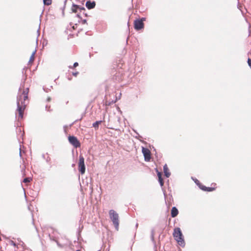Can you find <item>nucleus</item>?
I'll return each instance as SVG.
<instances>
[{
    "label": "nucleus",
    "mask_w": 251,
    "mask_h": 251,
    "mask_svg": "<svg viewBox=\"0 0 251 251\" xmlns=\"http://www.w3.org/2000/svg\"><path fill=\"white\" fill-rule=\"evenodd\" d=\"M21 88H19V93L17 98V111L18 112L19 118L23 117L24 111L25 109V100L28 98V88H26L21 93Z\"/></svg>",
    "instance_id": "1"
},
{
    "label": "nucleus",
    "mask_w": 251,
    "mask_h": 251,
    "mask_svg": "<svg viewBox=\"0 0 251 251\" xmlns=\"http://www.w3.org/2000/svg\"><path fill=\"white\" fill-rule=\"evenodd\" d=\"M67 6L71 7V11L73 13H77V17L81 18V15H84L85 17L87 16L85 13L86 9L83 6L74 4L72 0H65L64 1V5L63 9ZM64 9H63V10Z\"/></svg>",
    "instance_id": "2"
},
{
    "label": "nucleus",
    "mask_w": 251,
    "mask_h": 251,
    "mask_svg": "<svg viewBox=\"0 0 251 251\" xmlns=\"http://www.w3.org/2000/svg\"><path fill=\"white\" fill-rule=\"evenodd\" d=\"M173 236L180 246L182 247H184L185 246L183 236L179 227L175 228L173 232Z\"/></svg>",
    "instance_id": "3"
},
{
    "label": "nucleus",
    "mask_w": 251,
    "mask_h": 251,
    "mask_svg": "<svg viewBox=\"0 0 251 251\" xmlns=\"http://www.w3.org/2000/svg\"><path fill=\"white\" fill-rule=\"evenodd\" d=\"M109 214L110 219L112 221L115 228L118 230L119 225V217L118 214L114 210L111 209L109 210Z\"/></svg>",
    "instance_id": "4"
},
{
    "label": "nucleus",
    "mask_w": 251,
    "mask_h": 251,
    "mask_svg": "<svg viewBox=\"0 0 251 251\" xmlns=\"http://www.w3.org/2000/svg\"><path fill=\"white\" fill-rule=\"evenodd\" d=\"M78 171L81 175L85 172V165L84 164V158L82 155L79 156Z\"/></svg>",
    "instance_id": "5"
},
{
    "label": "nucleus",
    "mask_w": 251,
    "mask_h": 251,
    "mask_svg": "<svg viewBox=\"0 0 251 251\" xmlns=\"http://www.w3.org/2000/svg\"><path fill=\"white\" fill-rule=\"evenodd\" d=\"M145 18H142L141 19H137L134 21V28L136 30H140L144 27L143 21H145Z\"/></svg>",
    "instance_id": "6"
},
{
    "label": "nucleus",
    "mask_w": 251,
    "mask_h": 251,
    "mask_svg": "<svg viewBox=\"0 0 251 251\" xmlns=\"http://www.w3.org/2000/svg\"><path fill=\"white\" fill-rule=\"evenodd\" d=\"M68 140L70 144L75 148H76L80 146V144L76 137L74 136H69Z\"/></svg>",
    "instance_id": "7"
},
{
    "label": "nucleus",
    "mask_w": 251,
    "mask_h": 251,
    "mask_svg": "<svg viewBox=\"0 0 251 251\" xmlns=\"http://www.w3.org/2000/svg\"><path fill=\"white\" fill-rule=\"evenodd\" d=\"M142 151L145 158V160L146 161H149L151 158L150 151L147 148L143 147Z\"/></svg>",
    "instance_id": "8"
},
{
    "label": "nucleus",
    "mask_w": 251,
    "mask_h": 251,
    "mask_svg": "<svg viewBox=\"0 0 251 251\" xmlns=\"http://www.w3.org/2000/svg\"><path fill=\"white\" fill-rule=\"evenodd\" d=\"M95 5L96 3L95 1H91L90 0H88L86 2V6L88 9L94 8Z\"/></svg>",
    "instance_id": "9"
},
{
    "label": "nucleus",
    "mask_w": 251,
    "mask_h": 251,
    "mask_svg": "<svg viewBox=\"0 0 251 251\" xmlns=\"http://www.w3.org/2000/svg\"><path fill=\"white\" fill-rule=\"evenodd\" d=\"M178 213V211L176 207H173L171 210V216L173 218L176 217Z\"/></svg>",
    "instance_id": "10"
},
{
    "label": "nucleus",
    "mask_w": 251,
    "mask_h": 251,
    "mask_svg": "<svg viewBox=\"0 0 251 251\" xmlns=\"http://www.w3.org/2000/svg\"><path fill=\"white\" fill-rule=\"evenodd\" d=\"M163 170H164V175L166 176V177H169L171 175V173L169 171V169H168L167 164H165L164 165Z\"/></svg>",
    "instance_id": "11"
},
{
    "label": "nucleus",
    "mask_w": 251,
    "mask_h": 251,
    "mask_svg": "<svg viewBox=\"0 0 251 251\" xmlns=\"http://www.w3.org/2000/svg\"><path fill=\"white\" fill-rule=\"evenodd\" d=\"M102 122L101 121H98L95 122L93 124V127H94L95 128H98L99 127V124H100Z\"/></svg>",
    "instance_id": "12"
},
{
    "label": "nucleus",
    "mask_w": 251,
    "mask_h": 251,
    "mask_svg": "<svg viewBox=\"0 0 251 251\" xmlns=\"http://www.w3.org/2000/svg\"><path fill=\"white\" fill-rule=\"evenodd\" d=\"M36 50H35L32 53L30 57V59H29V62H32L33 60H34V55H35V53L36 52Z\"/></svg>",
    "instance_id": "13"
},
{
    "label": "nucleus",
    "mask_w": 251,
    "mask_h": 251,
    "mask_svg": "<svg viewBox=\"0 0 251 251\" xmlns=\"http://www.w3.org/2000/svg\"><path fill=\"white\" fill-rule=\"evenodd\" d=\"M44 4L45 5H49L51 4V0H43Z\"/></svg>",
    "instance_id": "14"
},
{
    "label": "nucleus",
    "mask_w": 251,
    "mask_h": 251,
    "mask_svg": "<svg viewBox=\"0 0 251 251\" xmlns=\"http://www.w3.org/2000/svg\"><path fill=\"white\" fill-rule=\"evenodd\" d=\"M158 181L159 182L160 185L162 187L164 184V182L162 177H158Z\"/></svg>",
    "instance_id": "15"
},
{
    "label": "nucleus",
    "mask_w": 251,
    "mask_h": 251,
    "mask_svg": "<svg viewBox=\"0 0 251 251\" xmlns=\"http://www.w3.org/2000/svg\"><path fill=\"white\" fill-rule=\"evenodd\" d=\"M199 188H200L201 190H203V191H206V189H207V187H206V186H204V185H202V184H201L199 185Z\"/></svg>",
    "instance_id": "16"
},
{
    "label": "nucleus",
    "mask_w": 251,
    "mask_h": 251,
    "mask_svg": "<svg viewBox=\"0 0 251 251\" xmlns=\"http://www.w3.org/2000/svg\"><path fill=\"white\" fill-rule=\"evenodd\" d=\"M31 180V178L30 177H25L23 180V182L24 183H27L29 182Z\"/></svg>",
    "instance_id": "17"
},
{
    "label": "nucleus",
    "mask_w": 251,
    "mask_h": 251,
    "mask_svg": "<svg viewBox=\"0 0 251 251\" xmlns=\"http://www.w3.org/2000/svg\"><path fill=\"white\" fill-rule=\"evenodd\" d=\"M154 230L152 229L151 231V239L152 241L154 240Z\"/></svg>",
    "instance_id": "18"
},
{
    "label": "nucleus",
    "mask_w": 251,
    "mask_h": 251,
    "mask_svg": "<svg viewBox=\"0 0 251 251\" xmlns=\"http://www.w3.org/2000/svg\"><path fill=\"white\" fill-rule=\"evenodd\" d=\"M192 179L194 180V182H195V183L199 186V185L201 184L200 183V182L199 181V180H198L197 179L195 178V179H194L193 177H192Z\"/></svg>",
    "instance_id": "19"
},
{
    "label": "nucleus",
    "mask_w": 251,
    "mask_h": 251,
    "mask_svg": "<svg viewBox=\"0 0 251 251\" xmlns=\"http://www.w3.org/2000/svg\"><path fill=\"white\" fill-rule=\"evenodd\" d=\"M214 188L213 187H207L206 191L211 192L214 190Z\"/></svg>",
    "instance_id": "20"
},
{
    "label": "nucleus",
    "mask_w": 251,
    "mask_h": 251,
    "mask_svg": "<svg viewBox=\"0 0 251 251\" xmlns=\"http://www.w3.org/2000/svg\"><path fill=\"white\" fill-rule=\"evenodd\" d=\"M248 64L251 69V59H250L249 58L248 59Z\"/></svg>",
    "instance_id": "21"
},
{
    "label": "nucleus",
    "mask_w": 251,
    "mask_h": 251,
    "mask_svg": "<svg viewBox=\"0 0 251 251\" xmlns=\"http://www.w3.org/2000/svg\"><path fill=\"white\" fill-rule=\"evenodd\" d=\"M157 176H158V177H162L161 173L158 172L157 170Z\"/></svg>",
    "instance_id": "22"
},
{
    "label": "nucleus",
    "mask_w": 251,
    "mask_h": 251,
    "mask_svg": "<svg viewBox=\"0 0 251 251\" xmlns=\"http://www.w3.org/2000/svg\"><path fill=\"white\" fill-rule=\"evenodd\" d=\"M46 160L47 162H48V163L49 162L50 160V157L49 156H48L47 157V158L46 159Z\"/></svg>",
    "instance_id": "23"
},
{
    "label": "nucleus",
    "mask_w": 251,
    "mask_h": 251,
    "mask_svg": "<svg viewBox=\"0 0 251 251\" xmlns=\"http://www.w3.org/2000/svg\"><path fill=\"white\" fill-rule=\"evenodd\" d=\"M78 63L77 62H75L74 64L73 67H76L78 66Z\"/></svg>",
    "instance_id": "24"
},
{
    "label": "nucleus",
    "mask_w": 251,
    "mask_h": 251,
    "mask_svg": "<svg viewBox=\"0 0 251 251\" xmlns=\"http://www.w3.org/2000/svg\"><path fill=\"white\" fill-rule=\"evenodd\" d=\"M78 74V72H75V73H73V75H75V76H76L77 75V74Z\"/></svg>",
    "instance_id": "25"
},
{
    "label": "nucleus",
    "mask_w": 251,
    "mask_h": 251,
    "mask_svg": "<svg viewBox=\"0 0 251 251\" xmlns=\"http://www.w3.org/2000/svg\"><path fill=\"white\" fill-rule=\"evenodd\" d=\"M86 22H87L86 20L84 19V20H82V24H86Z\"/></svg>",
    "instance_id": "26"
},
{
    "label": "nucleus",
    "mask_w": 251,
    "mask_h": 251,
    "mask_svg": "<svg viewBox=\"0 0 251 251\" xmlns=\"http://www.w3.org/2000/svg\"><path fill=\"white\" fill-rule=\"evenodd\" d=\"M19 154H20V156H21L22 155H21V148H20V153H19Z\"/></svg>",
    "instance_id": "27"
},
{
    "label": "nucleus",
    "mask_w": 251,
    "mask_h": 251,
    "mask_svg": "<svg viewBox=\"0 0 251 251\" xmlns=\"http://www.w3.org/2000/svg\"><path fill=\"white\" fill-rule=\"evenodd\" d=\"M18 131H19V132H22V131H21V129L20 128H19L18 129Z\"/></svg>",
    "instance_id": "28"
},
{
    "label": "nucleus",
    "mask_w": 251,
    "mask_h": 251,
    "mask_svg": "<svg viewBox=\"0 0 251 251\" xmlns=\"http://www.w3.org/2000/svg\"><path fill=\"white\" fill-rule=\"evenodd\" d=\"M42 157H43L44 158H45V154H43V155H42Z\"/></svg>",
    "instance_id": "29"
},
{
    "label": "nucleus",
    "mask_w": 251,
    "mask_h": 251,
    "mask_svg": "<svg viewBox=\"0 0 251 251\" xmlns=\"http://www.w3.org/2000/svg\"><path fill=\"white\" fill-rule=\"evenodd\" d=\"M50 98H48V101H50Z\"/></svg>",
    "instance_id": "30"
},
{
    "label": "nucleus",
    "mask_w": 251,
    "mask_h": 251,
    "mask_svg": "<svg viewBox=\"0 0 251 251\" xmlns=\"http://www.w3.org/2000/svg\"><path fill=\"white\" fill-rule=\"evenodd\" d=\"M12 245H14V246H15V243H12Z\"/></svg>",
    "instance_id": "31"
},
{
    "label": "nucleus",
    "mask_w": 251,
    "mask_h": 251,
    "mask_svg": "<svg viewBox=\"0 0 251 251\" xmlns=\"http://www.w3.org/2000/svg\"><path fill=\"white\" fill-rule=\"evenodd\" d=\"M12 245H14V246H15V243H12Z\"/></svg>",
    "instance_id": "32"
},
{
    "label": "nucleus",
    "mask_w": 251,
    "mask_h": 251,
    "mask_svg": "<svg viewBox=\"0 0 251 251\" xmlns=\"http://www.w3.org/2000/svg\"><path fill=\"white\" fill-rule=\"evenodd\" d=\"M79 251V250H77V251Z\"/></svg>",
    "instance_id": "33"
}]
</instances>
